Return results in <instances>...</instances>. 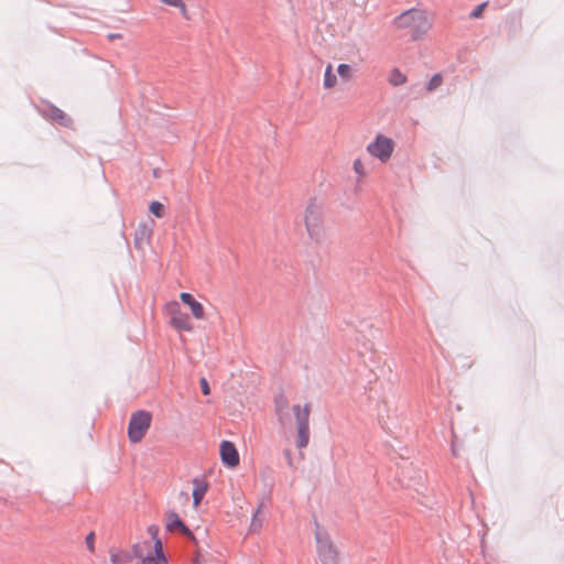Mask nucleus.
Masks as SVG:
<instances>
[{
  "label": "nucleus",
  "instance_id": "0eeeda50",
  "mask_svg": "<svg viewBox=\"0 0 564 564\" xmlns=\"http://www.w3.org/2000/svg\"><path fill=\"white\" fill-rule=\"evenodd\" d=\"M165 312L170 316L171 326L176 330L192 332L194 329L189 316L181 311L176 301L169 302L165 305Z\"/></svg>",
  "mask_w": 564,
  "mask_h": 564
},
{
  "label": "nucleus",
  "instance_id": "412c9836",
  "mask_svg": "<svg viewBox=\"0 0 564 564\" xmlns=\"http://www.w3.org/2000/svg\"><path fill=\"white\" fill-rule=\"evenodd\" d=\"M150 212L158 218H161L164 216V206L160 202H152L150 204Z\"/></svg>",
  "mask_w": 564,
  "mask_h": 564
},
{
  "label": "nucleus",
  "instance_id": "2eb2a0df",
  "mask_svg": "<svg viewBox=\"0 0 564 564\" xmlns=\"http://www.w3.org/2000/svg\"><path fill=\"white\" fill-rule=\"evenodd\" d=\"M406 80V75L397 67L392 68L388 75V83L394 87L404 85Z\"/></svg>",
  "mask_w": 564,
  "mask_h": 564
},
{
  "label": "nucleus",
  "instance_id": "f257e3e1",
  "mask_svg": "<svg viewBox=\"0 0 564 564\" xmlns=\"http://www.w3.org/2000/svg\"><path fill=\"white\" fill-rule=\"evenodd\" d=\"M147 532L149 539L139 540L132 545V553L138 564H169L163 552V544L159 538V527L151 524Z\"/></svg>",
  "mask_w": 564,
  "mask_h": 564
},
{
  "label": "nucleus",
  "instance_id": "a878e982",
  "mask_svg": "<svg viewBox=\"0 0 564 564\" xmlns=\"http://www.w3.org/2000/svg\"><path fill=\"white\" fill-rule=\"evenodd\" d=\"M452 453H453V455H454V456H457V455H458V453H457V448H455V446H454V445L452 446Z\"/></svg>",
  "mask_w": 564,
  "mask_h": 564
},
{
  "label": "nucleus",
  "instance_id": "ddd939ff",
  "mask_svg": "<svg viewBox=\"0 0 564 564\" xmlns=\"http://www.w3.org/2000/svg\"><path fill=\"white\" fill-rule=\"evenodd\" d=\"M134 558L133 553L122 549H111L109 560L111 564H129Z\"/></svg>",
  "mask_w": 564,
  "mask_h": 564
},
{
  "label": "nucleus",
  "instance_id": "dca6fc26",
  "mask_svg": "<svg viewBox=\"0 0 564 564\" xmlns=\"http://www.w3.org/2000/svg\"><path fill=\"white\" fill-rule=\"evenodd\" d=\"M337 73H338L339 79L343 83H349L350 80L354 79L356 70L349 64H339L337 67Z\"/></svg>",
  "mask_w": 564,
  "mask_h": 564
},
{
  "label": "nucleus",
  "instance_id": "39448f33",
  "mask_svg": "<svg viewBox=\"0 0 564 564\" xmlns=\"http://www.w3.org/2000/svg\"><path fill=\"white\" fill-rule=\"evenodd\" d=\"M152 415L148 411H137L131 414L128 425V437L131 443H139L142 441L148 430L150 429Z\"/></svg>",
  "mask_w": 564,
  "mask_h": 564
},
{
  "label": "nucleus",
  "instance_id": "f3484780",
  "mask_svg": "<svg viewBox=\"0 0 564 564\" xmlns=\"http://www.w3.org/2000/svg\"><path fill=\"white\" fill-rule=\"evenodd\" d=\"M323 84L326 89H332L337 85V76L334 74L332 64L326 66Z\"/></svg>",
  "mask_w": 564,
  "mask_h": 564
},
{
  "label": "nucleus",
  "instance_id": "b1692460",
  "mask_svg": "<svg viewBox=\"0 0 564 564\" xmlns=\"http://www.w3.org/2000/svg\"><path fill=\"white\" fill-rule=\"evenodd\" d=\"M486 7V3H481L479 6H477L474 11L470 13V17L471 18H479L481 14H482V11Z\"/></svg>",
  "mask_w": 564,
  "mask_h": 564
},
{
  "label": "nucleus",
  "instance_id": "20e7f679",
  "mask_svg": "<svg viewBox=\"0 0 564 564\" xmlns=\"http://www.w3.org/2000/svg\"><path fill=\"white\" fill-rule=\"evenodd\" d=\"M292 411L297 426L296 446L299 448H304L307 446L310 441L308 420L311 405L308 403H305L304 405L295 404L293 405Z\"/></svg>",
  "mask_w": 564,
  "mask_h": 564
},
{
  "label": "nucleus",
  "instance_id": "6ab92c4d",
  "mask_svg": "<svg viewBox=\"0 0 564 564\" xmlns=\"http://www.w3.org/2000/svg\"><path fill=\"white\" fill-rule=\"evenodd\" d=\"M443 83V77L441 74H435L427 83L426 90L433 91L437 89Z\"/></svg>",
  "mask_w": 564,
  "mask_h": 564
},
{
  "label": "nucleus",
  "instance_id": "393cba45",
  "mask_svg": "<svg viewBox=\"0 0 564 564\" xmlns=\"http://www.w3.org/2000/svg\"><path fill=\"white\" fill-rule=\"evenodd\" d=\"M200 388H202L203 394L208 395L210 393L209 384L205 378L200 379Z\"/></svg>",
  "mask_w": 564,
  "mask_h": 564
},
{
  "label": "nucleus",
  "instance_id": "4be33fe9",
  "mask_svg": "<svg viewBox=\"0 0 564 564\" xmlns=\"http://www.w3.org/2000/svg\"><path fill=\"white\" fill-rule=\"evenodd\" d=\"M354 171L359 177L366 176V169L360 159L354 161Z\"/></svg>",
  "mask_w": 564,
  "mask_h": 564
},
{
  "label": "nucleus",
  "instance_id": "4468645a",
  "mask_svg": "<svg viewBox=\"0 0 564 564\" xmlns=\"http://www.w3.org/2000/svg\"><path fill=\"white\" fill-rule=\"evenodd\" d=\"M193 505L197 508L208 490V484L203 479L193 480Z\"/></svg>",
  "mask_w": 564,
  "mask_h": 564
},
{
  "label": "nucleus",
  "instance_id": "a211bd4d",
  "mask_svg": "<svg viewBox=\"0 0 564 564\" xmlns=\"http://www.w3.org/2000/svg\"><path fill=\"white\" fill-rule=\"evenodd\" d=\"M161 3L166 4L169 7H173L180 10L182 17L186 20L189 19L188 9L184 2V0H159Z\"/></svg>",
  "mask_w": 564,
  "mask_h": 564
},
{
  "label": "nucleus",
  "instance_id": "f03ea898",
  "mask_svg": "<svg viewBox=\"0 0 564 564\" xmlns=\"http://www.w3.org/2000/svg\"><path fill=\"white\" fill-rule=\"evenodd\" d=\"M393 23L398 30H406L413 41L421 40L432 28V19L429 13L420 9L402 12Z\"/></svg>",
  "mask_w": 564,
  "mask_h": 564
},
{
  "label": "nucleus",
  "instance_id": "1a4fd4ad",
  "mask_svg": "<svg viewBox=\"0 0 564 564\" xmlns=\"http://www.w3.org/2000/svg\"><path fill=\"white\" fill-rule=\"evenodd\" d=\"M220 458L224 465L229 468H235L239 465V454L234 443L229 441L220 443Z\"/></svg>",
  "mask_w": 564,
  "mask_h": 564
},
{
  "label": "nucleus",
  "instance_id": "9d476101",
  "mask_svg": "<svg viewBox=\"0 0 564 564\" xmlns=\"http://www.w3.org/2000/svg\"><path fill=\"white\" fill-rule=\"evenodd\" d=\"M165 527L169 531H180L184 535L191 536L189 529L183 523L178 514L174 511H170L165 516Z\"/></svg>",
  "mask_w": 564,
  "mask_h": 564
},
{
  "label": "nucleus",
  "instance_id": "5701e85b",
  "mask_svg": "<svg viewBox=\"0 0 564 564\" xmlns=\"http://www.w3.org/2000/svg\"><path fill=\"white\" fill-rule=\"evenodd\" d=\"M86 545L88 547V550L90 552H94L95 551V534L93 532H90L87 536H86Z\"/></svg>",
  "mask_w": 564,
  "mask_h": 564
},
{
  "label": "nucleus",
  "instance_id": "6e6552de",
  "mask_svg": "<svg viewBox=\"0 0 564 564\" xmlns=\"http://www.w3.org/2000/svg\"><path fill=\"white\" fill-rule=\"evenodd\" d=\"M394 150V142L384 135H378L376 140L368 144L367 151L373 158L379 159L382 163L390 160Z\"/></svg>",
  "mask_w": 564,
  "mask_h": 564
},
{
  "label": "nucleus",
  "instance_id": "423d86ee",
  "mask_svg": "<svg viewBox=\"0 0 564 564\" xmlns=\"http://www.w3.org/2000/svg\"><path fill=\"white\" fill-rule=\"evenodd\" d=\"M316 539V550L319 560L324 564H337L338 562V553L330 541L329 536L321 531H317L315 534Z\"/></svg>",
  "mask_w": 564,
  "mask_h": 564
},
{
  "label": "nucleus",
  "instance_id": "f8f14e48",
  "mask_svg": "<svg viewBox=\"0 0 564 564\" xmlns=\"http://www.w3.org/2000/svg\"><path fill=\"white\" fill-rule=\"evenodd\" d=\"M43 116L61 126L70 123L69 117L61 108H44Z\"/></svg>",
  "mask_w": 564,
  "mask_h": 564
},
{
  "label": "nucleus",
  "instance_id": "aec40b11",
  "mask_svg": "<svg viewBox=\"0 0 564 564\" xmlns=\"http://www.w3.org/2000/svg\"><path fill=\"white\" fill-rule=\"evenodd\" d=\"M151 236V229L145 227L141 228L135 235V245L139 246L141 241L148 242Z\"/></svg>",
  "mask_w": 564,
  "mask_h": 564
},
{
  "label": "nucleus",
  "instance_id": "7ed1b4c3",
  "mask_svg": "<svg viewBox=\"0 0 564 564\" xmlns=\"http://www.w3.org/2000/svg\"><path fill=\"white\" fill-rule=\"evenodd\" d=\"M304 224L308 236L319 241L325 237L324 204L317 198H312L304 212Z\"/></svg>",
  "mask_w": 564,
  "mask_h": 564
},
{
  "label": "nucleus",
  "instance_id": "9b49d317",
  "mask_svg": "<svg viewBox=\"0 0 564 564\" xmlns=\"http://www.w3.org/2000/svg\"><path fill=\"white\" fill-rule=\"evenodd\" d=\"M180 300L186 304L191 312H192V315L196 318V319H204L205 318V310H204V306L202 305V303H199L198 301H196L192 294L187 293V292H182L180 294Z\"/></svg>",
  "mask_w": 564,
  "mask_h": 564
}]
</instances>
